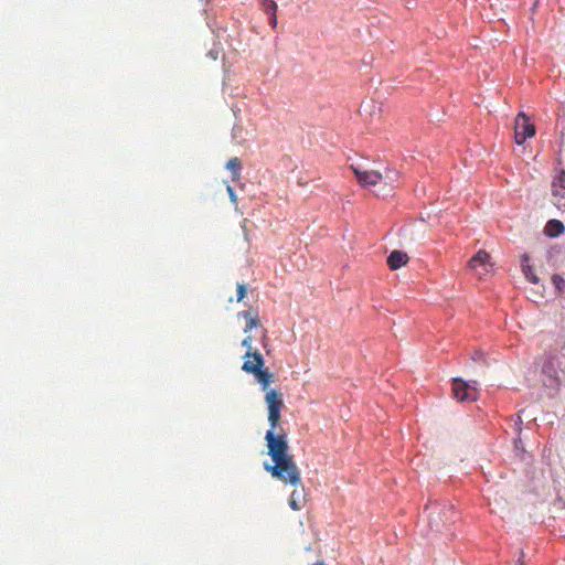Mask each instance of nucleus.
<instances>
[{
	"instance_id": "1",
	"label": "nucleus",
	"mask_w": 565,
	"mask_h": 565,
	"mask_svg": "<svg viewBox=\"0 0 565 565\" xmlns=\"http://www.w3.org/2000/svg\"><path fill=\"white\" fill-rule=\"evenodd\" d=\"M265 403L268 408L270 425V428L266 431L265 440L267 454L274 463L265 462L264 469L282 483L297 487L301 483V473L292 455L289 454L287 435L284 431L276 433L284 407L282 394L279 391H270L265 396Z\"/></svg>"
},
{
	"instance_id": "2",
	"label": "nucleus",
	"mask_w": 565,
	"mask_h": 565,
	"mask_svg": "<svg viewBox=\"0 0 565 565\" xmlns=\"http://www.w3.org/2000/svg\"><path fill=\"white\" fill-rule=\"evenodd\" d=\"M351 169L360 185L363 188L377 186V189L374 190L376 196L385 198L390 195L398 183L399 173L394 169L385 168L384 172L361 169L354 166H352Z\"/></svg>"
},
{
	"instance_id": "3",
	"label": "nucleus",
	"mask_w": 565,
	"mask_h": 565,
	"mask_svg": "<svg viewBox=\"0 0 565 565\" xmlns=\"http://www.w3.org/2000/svg\"><path fill=\"white\" fill-rule=\"evenodd\" d=\"M425 511L428 512V524L435 532H443L446 526L456 520V511L451 505L431 504L426 507Z\"/></svg>"
},
{
	"instance_id": "4",
	"label": "nucleus",
	"mask_w": 565,
	"mask_h": 565,
	"mask_svg": "<svg viewBox=\"0 0 565 565\" xmlns=\"http://www.w3.org/2000/svg\"><path fill=\"white\" fill-rule=\"evenodd\" d=\"M535 126L530 122V118L524 113H519L514 120V140L522 145L526 139L535 135Z\"/></svg>"
},
{
	"instance_id": "5",
	"label": "nucleus",
	"mask_w": 565,
	"mask_h": 565,
	"mask_svg": "<svg viewBox=\"0 0 565 565\" xmlns=\"http://www.w3.org/2000/svg\"><path fill=\"white\" fill-rule=\"evenodd\" d=\"M452 393L459 402H473L478 398V390L462 379H454Z\"/></svg>"
},
{
	"instance_id": "6",
	"label": "nucleus",
	"mask_w": 565,
	"mask_h": 565,
	"mask_svg": "<svg viewBox=\"0 0 565 565\" xmlns=\"http://www.w3.org/2000/svg\"><path fill=\"white\" fill-rule=\"evenodd\" d=\"M468 266L479 278H482L492 268V265L490 263V255L486 250L480 249L469 260Z\"/></svg>"
},
{
	"instance_id": "7",
	"label": "nucleus",
	"mask_w": 565,
	"mask_h": 565,
	"mask_svg": "<svg viewBox=\"0 0 565 565\" xmlns=\"http://www.w3.org/2000/svg\"><path fill=\"white\" fill-rule=\"evenodd\" d=\"M558 371L565 374V347L562 352L551 355L543 366V372L556 381Z\"/></svg>"
},
{
	"instance_id": "8",
	"label": "nucleus",
	"mask_w": 565,
	"mask_h": 565,
	"mask_svg": "<svg viewBox=\"0 0 565 565\" xmlns=\"http://www.w3.org/2000/svg\"><path fill=\"white\" fill-rule=\"evenodd\" d=\"M552 196L554 204L561 209L565 207V171H559L552 182Z\"/></svg>"
},
{
	"instance_id": "9",
	"label": "nucleus",
	"mask_w": 565,
	"mask_h": 565,
	"mask_svg": "<svg viewBox=\"0 0 565 565\" xmlns=\"http://www.w3.org/2000/svg\"><path fill=\"white\" fill-rule=\"evenodd\" d=\"M245 359L243 365H242V370L247 373V374H252L253 375V369H257V370H262L264 369V364H265V361H264V358L263 355L256 350L254 351L253 353H245L244 356Z\"/></svg>"
},
{
	"instance_id": "10",
	"label": "nucleus",
	"mask_w": 565,
	"mask_h": 565,
	"mask_svg": "<svg viewBox=\"0 0 565 565\" xmlns=\"http://www.w3.org/2000/svg\"><path fill=\"white\" fill-rule=\"evenodd\" d=\"M253 376L257 381V383L260 385L262 390L266 393L270 391H276L275 388H269V385L274 382L275 375L273 372L269 371V369H253ZM267 394H265L266 396Z\"/></svg>"
},
{
	"instance_id": "11",
	"label": "nucleus",
	"mask_w": 565,
	"mask_h": 565,
	"mask_svg": "<svg viewBox=\"0 0 565 565\" xmlns=\"http://www.w3.org/2000/svg\"><path fill=\"white\" fill-rule=\"evenodd\" d=\"M305 503H306L305 488L300 483L299 486L294 487V490L289 495L288 504L294 511H299L305 507Z\"/></svg>"
},
{
	"instance_id": "12",
	"label": "nucleus",
	"mask_w": 565,
	"mask_h": 565,
	"mask_svg": "<svg viewBox=\"0 0 565 565\" xmlns=\"http://www.w3.org/2000/svg\"><path fill=\"white\" fill-rule=\"evenodd\" d=\"M408 255L403 250H393L388 255L386 263L392 270L399 269L408 263Z\"/></svg>"
},
{
	"instance_id": "13",
	"label": "nucleus",
	"mask_w": 565,
	"mask_h": 565,
	"mask_svg": "<svg viewBox=\"0 0 565 565\" xmlns=\"http://www.w3.org/2000/svg\"><path fill=\"white\" fill-rule=\"evenodd\" d=\"M239 316L246 320V326L244 328L245 333L249 332L254 328L260 327V319L257 309L249 308L248 310L239 312Z\"/></svg>"
},
{
	"instance_id": "14",
	"label": "nucleus",
	"mask_w": 565,
	"mask_h": 565,
	"mask_svg": "<svg viewBox=\"0 0 565 565\" xmlns=\"http://www.w3.org/2000/svg\"><path fill=\"white\" fill-rule=\"evenodd\" d=\"M260 9L268 15L269 24L277 26V3L274 0H258Z\"/></svg>"
},
{
	"instance_id": "15",
	"label": "nucleus",
	"mask_w": 565,
	"mask_h": 565,
	"mask_svg": "<svg viewBox=\"0 0 565 565\" xmlns=\"http://www.w3.org/2000/svg\"><path fill=\"white\" fill-rule=\"evenodd\" d=\"M565 231L564 224L558 220H551L545 226V234L550 237H557Z\"/></svg>"
},
{
	"instance_id": "16",
	"label": "nucleus",
	"mask_w": 565,
	"mask_h": 565,
	"mask_svg": "<svg viewBox=\"0 0 565 565\" xmlns=\"http://www.w3.org/2000/svg\"><path fill=\"white\" fill-rule=\"evenodd\" d=\"M529 256L527 255H523L522 257V271L525 276V278L531 282V284H537L539 282V277L535 275L534 273V268L529 264Z\"/></svg>"
},
{
	"instance_id": "17",
	"label": "nucleus",
	"mask_w": 565,
	"mask_h": 565,
	"mask_svg": "<svg viewBox=\"0 0 565 565\" xmlns=\"http://www.w3.org/2000/svg\"><path fill=\"white\" fill-rule=\"evenodd\" d=\"M226 168L232 172L233 180H236L242 169L241 160L237 157L231 158L226 163Z\"/></svg>"
},
{
	"instance_id": "18",
	"label": "nucleus",
	"mask_w": 565,
	"mask_h": 565,
	"mask_svg": "<svg viewBox=\"0 0 565 565\" xmlns=\"http://www.w3.org/2000/svg\"><path fill=\"white\" fill-rule=\"evenodd\" d=\"M552 282L559 294L565 290V279L561 275H558V274L553 275Z\"/></svg>"
},
{
	"instance_id": "19",
	"label": "nucleus",
	"mask_w": 565,
	"mask_h": 565,
	"mask_svg": "<svg viewBox=\"0 0 565 565\" xmlns=\"http://www.w3.org/2000/svg\"><path fill=\"white\" fill-rule=\"evenodd\" d=\"M246 294H247L246 286L244 284H237V288H236L237 301H242L246 297Z\"/></svg>"
},
{
	"instance_id": "20",
	"label": "nucleus",
	"mask_w": 565,
	"mask_h": 565,
	"mask_svg": "<svg viewBox=\"0 0 565 565\" xmlns=\"http://www.w3.org/2000/svg\"><path fill=\"white\" fill-rule=\"evenodd\" d=\"M242 345L246 348V353H253V339L252 335H247L243 339Z\"/></svg>"
},
{
	"instance_id": "21",
	"label": "nucleus",
	"mask_w": 565,
	"mask_h": 565,
	"mask_svg": "<svg viewBox=\"0 0 565 565\" xmlns=\"http://www.w3.org/2000/svg\"><path fill=\"white\" fill-rule=\"evenodd\" d=\"M242 131H243L242 126H234V128L232 130L233 139L237 140L239 143H243V140H238Z\"/></svg>"
},
{
	"instance_id": "22",
	"label": "nucleus",
	"mask_w": 565,
	"mask_h": 565,
	"mask_svg": "<svg viewBox=\"0 0 565 565\" xmlns=\"http://www.w3.org/2000/svg\"><path fill=\"white\" fill-rule=\"evenodd\" d=\"M472 360L476 362L484 361V354L481 351H476L472 356Z\"/></svg>"
},
{
	"instance_id": "23",
	"label": "nucleus",
	"mask_w": 565,
	"mask_h": 565,
	"mask_svg": "<svg viewBox=\"0 0 565 565\" xmlns=\"http://www.w3.org/2000/svg\"><path fill=\"white\" fill-rule=\"evenodd\" d=\"M227 190H228V192H230V195H231L232 198H234V191H233V189H232L231 186H228V188H227Z\"/></svg>"
}]
</instances>
